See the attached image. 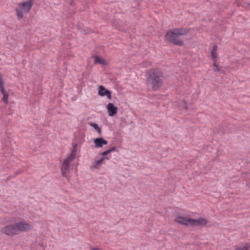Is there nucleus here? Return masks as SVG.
<instances>
[{
  "mask_svg": "<svg viewBox=\"0 0 250 250\" xmlns=\"http://www.w3.org/2000/svg\"><path fill=\"white\" fill-rule=\"evenodd\" d=\"M107 109L108 112V115L110 116H113L116 114L117 112V107H115L114 104L110 103L107 105Z\"/></svg>",
  "mask_w": 250,
  "mask_h": 250,
  "instance_id": "obj_9",
  "label": "nucleus"
},
{
  "mask_svg": "<svg viewBox=\"0 0 250 250\" xmlns=\"http://www.w3.org/2000/svg\"><path fill=\"white\" fill-rule=\"evenodd\" d=\"M189 29L186 28H178L169 29L166 35V40L169 42L178 46H183L184 42L182 37L188 34Z\"/></svg>",
  "mask_w": 250,
  "mask_h": 250,
  "instance_id": "obj_2",
  "label": "nucleus"
},
{
  "mask_svg": "<svg viewBox=\"0 0 250 250\" xmlns=\"http://www.w3.org/2000/svg\"><path fill=\"white\" fill-rule=\"evenodd\" d=\"M208 220L202 217L198 218L197 219L191 218L189 220V225L192 226L205 227L208 223Z\"/></svg>",
  "mask_w": 250,
  "mask_h": 250,
  "instance_id": "obj_5",
  "label": "nucleus"
},
{
  "mask_svg": "<svg viewBox=\"0 0 250 250\" xmlns=\"http://www.w3.org/2000/svg\"><path fill=\"white\" fill-rule=\"evenodd\" d=\"M18 234L21 232H24L31 230L33 226L30 223H28L26 221L22 219L19 222L15 223Z\"/></svg>",
  "mask_w": 250,
  "mask_h": 250,
  "instance_id": "obj_3",
  "label": "nucleus"
},
{
  "mask_svg": "<svg viewBox=\"0 0 250 250\" xmlns=\"http://www.w3.org/2000/svg\"><path fill=\"white\" fill-rule=\"evenodd\" d=\"M104 159V158H101L99 160H97L95 163L93 164V166L94 167L97 168L98 166H100L102 162H103Z\"/></svg>",
  "mask_w": 250,
  "mask_h": 250,
  "instance_id": "obj_17",
  "label": "nucleus"
},
{
  "mask_svg": "<svg viewBox=\"0 0 250 250\" xmlns=\"http://www.w3.org/2000/svg\"><path fill=\"white\" fill-rule=\"evenodd\" d=\"M68 167H69L65 166L62 165V168H61V172L62 173V175L63 176H65L66 174L67 173L68 170Z\"/></svg>",
  "mask_w": 250,
  "mask_h": 250,
  "instance_id": "obj_16",
  "label": "nucleus"
},
{
  "mask_svg": "<svg viewBox=\"0 0 250 250\" xmlns=\"http://www.w3.org/2000/svg\"><path fill=\"white\" fill-rule=\"evenodd\" d=\"M109 150H105L103 152H102V153L101 154V155L103 156H106L107 154H108L109 153Z\"/></svg>",
  "mask_w": 250,
  "mask_h": 250,
  "instance_id": "obj_21",
  "label": "nucleus"
},
{
  "mask_svg": "<svg viewBox=\"0 0 250 250\" xmlns=\"http://www.w3.org/2000/svg\"><path fill=\"white\" fill-rule=\"evenodd\" d=\"M0 91L1 93V94L3 95V98H2L3 102L5 104H7L8 103V97H9L8 93L6 91V90L4 89V88L0 89Z\"/></svg>",
  "mask_w": 250,
  "mask_h": 250,
  "instance_id": "obj_13",
  "label": "nucleus"
},
{
  "mask_svg": "<svg viewBox=\"0 0 250 250\" xmlns=\"http://www.w3.org/2000/svg\"><path fill=\"white\" fill-rule=\"evenodd\" d=\"M217 49V46L216 45H213L212 47V48L211 49V52H210L211 56L213 60H215L216 58H217V54H216Z\"/></svg>",
  "mask_w": 250,
  "mask_h": 250,
  "instance_id": "obj_15",
  "label": "nucleus"
},
{
  "mask_svg": "<svg viewBox=\"0 0 250 250\" xmlns=\"http://www.w3.org/2000/svg\"><path fill=\"white\" fill-rule=\"evenodd\" d=\"M75 157V154H73L72 153L70 154L69 157L67 158L68 160L70 161H72Z\"/></svg>",
  "mask_w": 250,
  "mask_h": 250,
  "instance_id": "obj_20",
  "label": "nucleus"
},
{
  "mask_svg": "<svg viewBox=\"0 0 250 250\" xmlns=\"http://www.w3.org/2000/svg\"><path fill=\"white\" fill-rule=\"evenodd\" d=\"M88 125L90 126L93 127L95 130H96L98 133L100 134V135H102L101 129L100 127H99L98 124L94 123L89 122L88 123Z\"/></svg>",
  "mask_w": 250,
  "mask_h": 250,
  "instance_id": "obj_14",
  "label": "nucleus"
},
{
  "mask_svg": "<svg viewBox=\"0 0 250 250\" xmlns=\"http://www.w3.org/2000/svg\"><path fill=\"white\" fill-rule=\"evenodd\" d=\"M4 88V82L2 79V75L0 73V89Z\"/></svg>",
  "mask_w": 250,
  "mask_h": 250,
  "instance_id": "obj_18",
  "label": "nucleus"
},
{
  "mask_svg": "<svg viewBox=\"0 0 250 250\" xmlns=\"http://www.w3.org/2000/svg\"><path fill=\"white\" fill-rule=\"evenodd\" d=\"M214 66L216 67L215 69L214 70L215 71H218L219 70L218 66L216 65V63H214Z\"/></svg>",
  "mask_w": 250,
  "mask_h": 250,
  "instance_id": "obj_22",
  "label": "nucleus"
},
{
  "mask_svg": "<svg viewBox=\"0 0 250 250\" xmlns=\"http://www.w3.org/2000/svg\"><path fill=\"white\" fill-rule=\"evenodd\" d=\"M94 143L96 147L101 148L103 145H106L108 144V142L104 139L102 137L98 138L94 140Z\"/></svg>",
  "mask_w": 250,
  "mask_h": 250,
  "instance_id": "obj_10",
  "label": "nucleus"
},
{
  "mask_svg": "<svg viewBox=\"0 0 250 250\" xmlns=\"http://www.w3.org/2000/svg\"><path fill=\"white\" fill-rule=\"evenodd\" d=\"M1 232L9 236L18 235L15 223H10L2 228Z\"/></svg>",
  "mask_w": 250,
  "mask_h": 250,
  "instance_id": "obj_4",
  "label": "nucleus"
},
{
  "mask_svg": "<svg viewBox=\"0 0 250 250\" xmlns=\"http://www.w3.org/2000/svg\"><path fill=\"white\" fill-rule=\"evenodd\" d=\"M16 15L18 16L19 19H21L23 17V9L20 5V3L18 5V7L16 9Z\"/></svg>",
  "mask_w": 250,
  "mask_h": 250,
  "instance_id": "obj_11",
  "label": "nucleus"
},
{
  "mask_svg": "<svg viewBox=\"0 0 250 250\" xmlns=\"http://www.w3.org/2000/svg\"><path fill=\"white\" fill-rule=\"evenodd\" d=\"M71 161L67 158L66 159L64 160L63 161L62 165L65 166L69 167V163Z\"/></svg>",
  "mask_w": 250,
  "mask_h": 250,
  "instance_id": "obj_19",
  "label": "nucleus"
},
{
  "mask_svg": "<svg viewBox=\"0 0 250 250\" xmlns=\"http://www.w3.org/2000/svg\"><path fill=\"white\" fill-rule=\"evenodd\" d=\"M98 94L101 96H106L108 99L111 98V92L105 88L103 85H100L99 86Z\"/></svg>",
  "mask_w": 250,
  "mask_h": 250,
  "instance_id": "obj_7",
  "label": "nucleus"
},
{
  "mask_svg": "<svg viewBox=\"0 0 250 250\" xmlns=\"http://www.w3.org/2000/svg\"><path fill=\"white\" fill-rule=\"evenodd\" d=\"M92 250H98V249L97 248H93Z\"/></svg>",
  "mask_w": 250,
  "mask_h": 250,
  "instance_id": "obj_24",
  "label": "nucleus"
},
{
  "mask_svg": "<svg viewBox=\"0 0 250 250\" xmlns=\"http://www.w3.org/2000/svg\"><path fill=\"white\" fill-rule=\"evenodd\" d=\"M115 149H116V147L115 146H113L112 148L108 149V150H109V152H111Z\"/></svg>",
  "mask_w": 250,
  "mask_h": 250,
  "instance_id": "obj_23",
  "label": "nucleus"
},
{
  "mask_svg": "<svg viewBox=\"0 0 250 250\" xmlns=\"http://www.w3.org/2000/svg\"><path fill=\"white\" fill-rule=\"evenodd\" d=\"M93 58L95 59L94 63L96 64H100L103 65H106V61L104 59L101 58L99 56H93Z\"/></svg>",
  "mask_w": 250,
  "mask_h": 250,
  "instance_id": "obj_12",
  "label": "nucleus"
},
{
  "mask_svg": "<svg viewBox=\"0 0 250 250\" xmlns=\"http://www.w3.org/2000/svg\"><path fill=\"white\" fill-rule=\"evenodd\" d=\"M33 1L34 0H28L26 1L20 3V5L23 9L24 13H27L30 11L33 5Z\"/></svg>",
  "mask_w": 250,
  "mask_h": 250,
  "instance_id": "obj_6",
  "label": "nucleus"
},
{
  "mask_svg": "<svg viewBox=\"0 0 250 250\" xmlns=\"http://www.w3.org/2000/svg\"><path fill=\"white\" fill-rule=\"evenodd\" d=\"M164 80V74L158 69H151L147 74V85L153 91H156L163 86Z\"/></svg>",
  "mask_w": 250,
  "mask_h": 250,
  "instance_id": "obj_1",
  "label": "nucleus"
},
{
  "mask_svg": "<svg viewBox=\"0 0 250 250\" xmlns=\"http://www.w3.org/2000/svg\"><path fill=\"white\" fill-rule=\"evenodd\" d=\"M191 218H188L180 216H178L175 219V221L181 225L188 226L189 225V220Z\"/></svg>",
  "mask_w": 250,
  "mask_h": 250,
  "instance_id": "obj_8",
  "label": "nucleus"
}]
</instances>
